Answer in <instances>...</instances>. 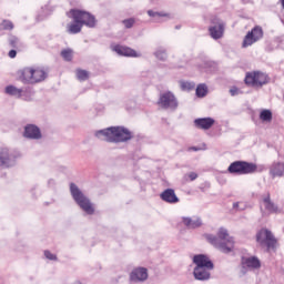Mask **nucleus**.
<instances>
[{
  "mask_svg": "<svg viewBox=\"0 0 284 284\" xmlns=\"http://www.w3.org/2000/svg\"><path fill=\"white\" fill-rule=\"evenodd\" d=\"M95 136L101 141H106V143H128V141H132L134 135L125 126H110L95 131Z\"/></svg>",
  "mask_w": 284,
  "mask_h": 284,
  "instance_id": "1",
  "label": "nucleus"
},
{
  "mask_svg": "<svg viewBox=\"0 0 284 284\" xmlns=\"http://www.w3.org/2000/svg\"><path fill=\"white\" fill-rule=\"evenodd\" d=\"M205 239L213 245V247L223 254H230V252L234 251V237L230 236V233L225 227H220L217 235L206 234Z\"/></svg>",
  "mask_w": 284,
  "mask_h": 284,
  "instance_id": "2",
  "label": "nucleus"
},
{
  "mask_svg": "<svg viewBox=\"0 0 284 284\" xmlns=\"http://www.w3.org/2000/svg\"><path fill=\"white\" fill-rule=\"evenodd\" d=\"M70 192L73 201L81 207L85 214L92 215L94 214V205L90 201L88 196L79 189V186L74 183L70 184Z\"/></svg>",
  "mask_w": 284,
  "mask_h": 284,
  "instance_id": "3",
  "label": "nucleus"
},
{
  "mask_svg": "<svg viewBox=\"0 0 284 284\" xmlns=\"http://www.w3.org/2000/svg\"><path fill=\"white\" fill-rule=\"evenodd\" d=\"M47 78L48 73L43 69L24 68L20 71V81L26 84L41 83Z\"/></svg>",
  "mask_w": 284,
  "mask_h": 284,
  "instance_id": "4",
  "label": "nucleus"
},
{
  "mask_svg": "<svg viewBox=\"0 0 284 284\" xmlns=\"http://www.w3.org/2000/svg\"><path fill=\"white\" fill-rule=\"evenodd\" d=\"M158 108L166 112H176L179 110V99L172 91L162 92L158 99Z\"/></svg>",
  "mask_w": 284,
  "mask_h": 284,
  "instance_id": "5",
  "label": "nucleus"
},
{
  "mask_svg": "<svg viewBox=\"0 0 284 284\" xmlns=\"http://www.w3.org/2000/svg\"><path fill=\"white\" fill-rule=\"evenodd\" d=\"M256 170V164L245 161H235L231 163L227 168V172L230 174H237L239 176H243L245 174H254Z\"/></svg>",
  "mask_w": 284,
  "mask_h": 284,
  "instance_id": "6",
  "label": "nucleus"
},
{
  "mask_svg": "<svg viewBox=\"0 0 284 284\" xmlns=\"http://www.w3.org/2000/svg\"><path fill=\"white\" fill-rule=\"evenodd\" d=\"M244 81L248 88H261L262 85H267V83H270V75L261 71H253L246 73Z\"/></svg>",
  "mask_w": 284,
  "mask_h": 284,
  "instance_id": "7",
  "label": "nucleus"
},
{
  "mask_svg": "<svg viewBox=\"0 0 284 284\" xmlns=\"http://www.w3.org/2000/svg\"><path fill=\"white\" fill-rule=\"evenodd\" d=\"M72 19L75 23L87 26V28H94L97 26V19L90 12L72 9L70 11Z\"/></svg>",
  "mask_w": 284,
  "mask_h": 284,
  "instance_id": "8",
  "label": "nucleus"
},
{
  "mask_svg": "<svg viewBox=\"0 0 284 284\" xmlns=\"http://www.w3.org/2000/svg\"><path fill=\"white\" fill-rule=\"evenodd\" d=\"M18 154L8 149L0 148V170H8L10 168H14L17 165Z\"/></svg>",
  "mask_w": 284,
  "mask_h": 284,
  "instance_id": "9",
  "label": "nucleus"
},
{
  "mask_svg": "<svg viewBox=\"0 0 284 284\" xmlns=\"http://www.w3.org/2000/svg\"><path fill=\"white\" fill-rule=\"evenodd\" d=\"M256 241L261 247H266L267 252H270V250H276V237H274V234L267 229H262L256 234Z\"/></svg>",
  "mask_w": 284,
  "mask_h": 284,
  "instance_id": "10",
  "label": "nucleus"
},
{
  "mask_svg": "<svg viewBox=\"0 0 284 284\" xmlns=\"http://www.w3.org/2000/svg\"><path fill=\"white\" fill-rule=\"evenodd\" d=\"M261 39H263V28L261 26H255L244 37L242 48H250V45H254V43H257Z\"/></svg>",
  "mask_w": 284,
  "mask_h": 284,
  "instance_id": "11",
  "label": "nucleus"
},
{
  "mask_svg": "<svg viewBox=\"0 0 284 284\" xmlns=\"http://www.w3.org/2000/svg\"><path fill=\"white\" fill-rule=\"evenodd\" d=\"M209 32L212 39H221L225 32V22H223V20L219 19L217 17L212 18Z\"/></svg>",
  "mask_w": 284,
  "mask_h": 284,
  "instance_id": "12",
  "label": "nucleus"
},
{
  "mask_svg": "<svg viewBox=\"0 0 284 284\" xmlns=\"http://www.w3.org/2000/svg\"><path fill=\"white\" fill-rule=\"evenodd\" d=\"M241 267L242 274H247V272H251L252 270H261V260L256 256H243L241 260Z\"/></svg>",
  "mask_w": 284,
  "mask_h": 284,
  "instance_id": "13",
  "label": "nucleus"
},
{
  "mask_svg": "<svg viewBox=\"0 0 284 284\" xmlns=\"http://www.w3.org/2000/svg\"><path fill=\"white\" fill-rule=\"evenodd\" d=\"M193 263L195 268H206V270H214V263L210 257L205 254H197L193 256Z\"/></svg>",
  "mask_w": 284,
  "mask_h": 284,
  "instance_id": "14",
  "label": "nucleus"
},
{
  "mask_svg": "<svg viewBox=\"0 0 284 284\" xmlns=\"http://www.w3.org/2000/svg\"><path fill=\"white\" fill-rule=\"evenodd\" d=\"M148 268L136 267L131 271L129 280L130 283H145V281H148Z\"/></svg>",
  "mask_w": 284,
  "mask_h": 284,
  "instance_id": "15",
  "label": "nucleus"
},
{
  "mask_svg": "<svg viewBox=\"0 0 284 284\" xmlns=\"http://www.w3.org/2000/svg\"><path fill=\"white\" fill-rule=\"evenodd\" d=\"M23 136H26V139L39 140L41 139V129L34 124H28L24 128Z\"/></svg>",
  "mask_w": 284,
  "mask_h": 284,
  "instance_id": "16",
  "label": "nucleus"
},
{
  "mask_svg": "<svg viewBox=\"0 0 284 284\" xmlns=\"http://www.w3.org/2000/svg\"><path fill=\"white\" fill-rule=\"evenodd\" d=\"M160 199L164 201V203H170L171 205H174L175 203H179V196H176V193L173 189H166L160 194Z\"/></svg>",
  "mask_w": 284,
  "mask_h": 284,
  "instance_id": "17",
  "label": "nucleus"
},
{
  "mask_svg": "<svg viewBox=\"0 0 284 284\" xmlns=\"http://www.w3.org/2000/svg\"><path fill=\"white\" fill-rule=\"evenodd\" d=\"M113 52H116L120 57H139L135 50H133L130 47H123V45H114L112 48Z\"/></svg>",
  "mask_w": 284,
  "mask_h": 284,
  "instance_id": "18",
  "label": "nucleus"
},
{
  "mask_svg": "<svg viewBox=\"0 0 284 284\" xmlns=\"http://www.w3.org/2000/svg\"><path fill=\"white\" fill-rule=\"evenodd\" d=\"M212 270L214 268H194L193 276L195 281H210L212 276Z\"/></svg>",
  "mask_w": 284,
  "mask_h": 284,
  "instance_id": "19",
  "label": "nucleus"
},
{
  "mask_svg": "<svg viewBox=\"0 0 284 284\" xmlns=\"http://www.w3.org/2000/svg\"><path fill=\"white\" fill-rule=\"evenodd\" d=\"M262 203L264 205V210L268 212V214H274V212H278V207L272 202V197L270 196V193H266L262 196Z\"/></svg>",
  "mask_w": 284,
  "mask_h": 284,
  "instance_id": "20",
  "label": "nucleus"
},
{
  "mask_svg": "<svg viewBox=\"0 0 284 284\" xmlns=\"http://www.w3.org/2000/svg\"><path fill=\"white\" fill-rule=\"evenodd\" d=\"M182 223L189 230H196V227H201V225H203V220H201V217H183Z\"/></svg>",
  "mask_w": 284,
  "mask_h": 284,
  "instance_id": "21",
  "label": "nucleus"
},
{
  "mask_svg": "<svg viewBox=\"0 0 284 284\" xmlns=\"http://www.w3.org/2000/svg\"><path fill=\"white\" fill-rule=\"evenodd\" d=\"M215 121L212 118H199L194 120L195 126L200 130H210L214 125Z\"/></svg>",
  "mask_w": 284,
  "mask_h": 284,
  "instance_id": "22",
  "label": "nucleus"
},
{
  "mask_svg": "<svg viewBox=\"0 0 284 284\" xmlns=\"http://www.w3.org/2000/svg\"><path fill=\"white\" fill-rule=\"evenodd\" d=\"M270 174L273 179H276V176H283L284 164L281 162L273 163L270 169Z\"/></svg>",
  "mask_w": 284,
  "mask_h": 284,
  "instance_id": "23",
  "label": "nucleus"
},
{
  "mask_svg": "<svg viewBox=\"0 0 284 284\" xmlns=\"http://www.w3.org/2000/svg\"><path fill=\"white\" fill-rule=\"evenodd\" d=\"M6 94L9 97H16V99H21L23 97V92H26L23 89H19L14 85H7L4 89Z\"/></svg>",
  "mask_w": 284,
  "mask_h": 284,
  "instance_id": "24",
  "label": "nucleus"
},
{
  "mask_svg": "<svg viewBox=\"0 0 284 284\" xmlns=\"http://www.w3.org/2000/svg\"><path fill=\"white\" fill-rule=\"evenodd\" d=\"M148 14H149V17H152V19L155 23H161V18L162 17H170V14H168L165 12H156V11H153V10H149Z\"/></svg>",
  "mask_w": 284,
  "mask_h": 284,
  "instance_id": "25",
  "label": "nucleus"
},
{
  "mask_svg": "<svg viewBox=\"0 0 284 284\" xmlns=\"http://www.w3.org/2000/svg\"><path fill=\"white\" fill-rule=\"evenodd\" d=\"M260 119L263 123H272V111L264 109L260 112Z\"/></svg>",
  "mask_w": 284,
  "mask_h": 284,
  "instance_id": "26",
  "label": "nucleus"
},
{
  "mask_svg": "<svg viewBox=\"0 0 284 284\" xmlns=\"http://www.w3.org/2000/svg\"><path fill=\"white\" fill-rule=\"evenodd\" d=\"M82 24L79 22H73L71 24L68 26V33L69 34H79V32H81L82 29Z\"/></svg>",
  "mask_w": 284,
  "mask_h": 284,
  "instance_id": "27",
  "label": "nucleus"
},
{
  "mask_svg": "<svg viewBox=\"0 0 284 284\" xmlns=\"http://www.w3.org/2000/svg\"><path fill=\"white\" fill-rule=\"evenodd\" d=\"M195 94L199 99H203V97H206L207 95V85L199 84L195 90Z\"/></svg>",
  "mask_w": 284,
  "mask_h": 284,
  "instance_id": "28",
  "label": "nucleus"
},
{
  "mask_svg": "<svg viewBox=\"0 0 284 284\" xmlns=\"http://www.w3.org/2000/svg\"><path fill=\"white\" fill-rule=\"evenodd\" d=\"M154 55L156 59H159L160 61H165V59H168V51H165V49H158L154 52Z\"/></svg>",
  "mask_w": 284,
  "mask_h": 284,
  "instance_id": "29",
  "label": "nucleus"
},
{
  "mask_svg": "<svg viewBox=\"0 0 284 284\" xmlns=\"http://www.w3.org/2000/svg\"><path fill=\"white\" fill-rule=\"evenodd\" d=\"M72 54H73L72 49H64L61 51V57L62 59H64V61H71Z\"/></svg>",
  "mask_w": 284,
  "mask_h": 284,
  "instance_id": "30",
  "label": "nucleus"
},
{
  "mask_svg": "<svg viewBox=\"0 0 284 284\" xmlns=\"http://www.w3.org/2000/svg\"><path fill=\"white\" fill-rule=\"evenodd\" d=\"M181 88L182 90H194V88H196V84L194 82H190V81H185V82H181Z\"/></svg>",
  "mask_w": 284,
  "mask_h": 284,
  "instance_id": "31",
  "label": "nucleus"
},
{
  "mask_svg": "<svg viewBox=\"0 0 284 284\" xmlns=\"http://www.w3.org/2000/svg\"><path fill=\"white\" fill-rule=\"evenodd\" d=\"M77 77H78L79 81H87V79L89 77L88 71L80 69L77 71Z\"/></svg>",
  "mask_w": 284,
  "mask_h": 284,
  "instance_id": "32",
  "label": "nucleus"
},
{
  "mask_svg": "<svg viewBox=\"0 0 284 284\" xmlns=\"http://www.w3.org/2000/svg\"><path fill=\"white\" fill-rule=\"evenodd\" d=\"M2 30H12L14 28V24H12V21L10 20H3L1 23Z\"/></svg>",
  "mask_w": 284,
  "mask_h": 284,
  "instance_id": "33",
  "label": "nucleus"
},
{
  "mask_svg": "<svg viewBox=\"0 0 284 284\" xmlns=\"http://www.w3.org/2000/svg\"><path fill=\"white\" fill-rule=\"evenodd\" d=\"M44 256L48 258V261H57V254L50 251H44Z\"/></svg>",
  "mask_w": 284,
  "mask_h": 284,
  "instance_id": "34",
  "label": "nucleus"
},
{
  "mask_svg": "<svg viewBox=\"0 0 284 284\" xmlns=\"http://www.w3.org/2000/svg\"><path fill=\"white\" fill-rule=\"evenodd\" d=\"M123 26L128 29L132 28V26H134V19L130 18V19L123 20Z\"/></svg>",
  "mask_w": 284,
  "mask_h": 284,
  "instance_id": "35",
  "label": "nucleus"
},
{
  "mask_svg": "<svg viewBox=\"0 0 284 284\" xmlns=\"http://www.w3.org/2000/svg\"><path fill=\"white\" fill-rule=\"evenodd\" d=\"M230 94L231 97H239V94H241V90L236 87H233L230 89Z\"/></svg>",
  "mask_w": 284,
  "mask_h": 284,
  "instance_id": "36",
  "label": "nucleus"
},
{
  "mask_svg": "<svg viewBox=\"0 0 284 284\" xmlns=\"http://www.w3.org/2000/svg\"><path fill=\"white\" fill-rule=\"evenodd\" d=\"M190 181H196V179H199V174H196L195 172H191L187 174Z\"/></svg>",
  "mask_w": 284,
  "mask_h": 284,
  "instance_id": "37",
  "label": "nucleus"
},
{
  "mask_svg": "<svg viewBox=\"0 0 284 284\" xmlns=\"http://www.w3.org/2000/svg\"><path fill=\"white\" fill-rule=\"evenodd\" d=\"M9 57H10V59H14L17 57V50H10Z\"/></svg>",
  "mask_w": 284,
  "mask_h": 284,
  "instance_id": "38",
  "label": "nucleus"
},
{
  "mask_svg": "<svg viewBox=\"0 0 284 284\" xmlns=\"http://www.w3.org/2000/svg\"><path fill=\"white\" fill-rule=\"evenodd\" d=\"M10 43H11L12 48H16V45H17V38H11L10 39Z\"/></svg>",
  "mask_w": 284,
  "mask_h": 284,
  "instance_id": "39",
  "label": "nucleus"
},
{
  "mask_svg": "<svg viewBox=\"0 0 284 284\" xmlns=\"http://www.w3.org/2000/svg\"><path fill=\"white\" fill-rule=\"evenodd\" d=\"M233 209L239 210V202L233 203Z\"/></svg>",
  "mask_w": 284,
  "mask_h": 284,
  "instance_id": "40",
  "label": "nucleus"
},
{
  "mask_svg": "<svg viewBox=\"0 0 284 284\" xmlns=\"http://www.w3.org/2000/svg\"><path fill=\"white\" fill-rule=\"evenodd\" d=\"M280 3L282 6V9L284 10V0H280Z\"/></svg>",
  "mask_w": 284,
  "mask_h": 284,
  "instance_id": "41",
  "label": "nucleus"
},
{
  "mask_svg": "<svg viewBox=\"0 0 284 284\" xmlns=\"http://www.w3.org/2000/svg\"><path fill=\"white\" fill-rule=\"evenodd\" d=\"M191 150H194V152H199V148L193 146Z\"/></svg>",
  "mask_w": 284,
  "mask_h": 284,
  "instance_id": "42",
  "label": "nucleus"
},
{
  "mask_svg": "<svg viewBox=\"0 0 284 284\" xmlns=\"http://www.w3.org/2000/svg\"><path fill=\"white\" fill-rule=\"evenodd\" d=\"M49 183H54V181L53 180H49Z\"/></svg>",
  "mask_w": 284,
  "mask_h": 284,
  "instance_id": "43",
  "label": "nucleus"
}]
</instances>
